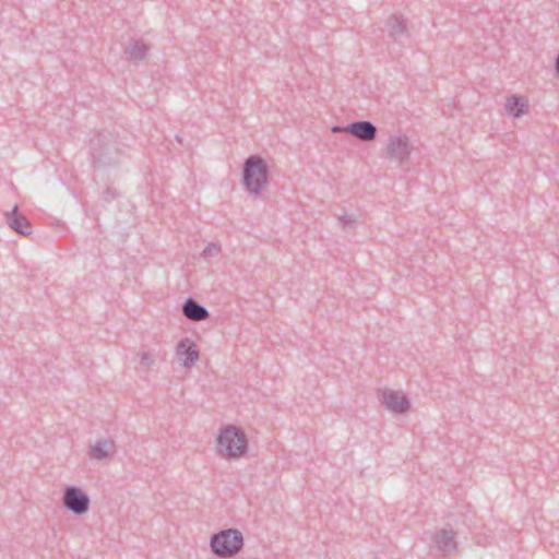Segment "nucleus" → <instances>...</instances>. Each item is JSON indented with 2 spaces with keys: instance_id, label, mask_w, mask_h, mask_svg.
I'll return each instance as SVG.
<instances>
[{
  "instance_id": "nucleus-3",
  "label": "nucleus",
  "mask_w": 559,
  "mask_h": 559,
  "mask_svg": "<svg viewBox=\"0 0 559 559\" xmlns=\"http://www.w3.org/2000/svg\"><path fill=\"white\" fill-rule=\"evenodd\" d=\"M212 552L218 558H230L243 547L242 533L237 528L222 530L211 537Z\"/></svg>"
},
{
  "instance_id": "nucleus-8",
  "label": "nucleus",
  "mask_w": 559,
  "mask_h": 559,
  "mask_svg": "<svg viewBox=\"0 0 559 559\" xmlns=\"http://www.w3.org/2000/svg\"><path fill=\"white\" fill-rule=\"evenodd\" d=\"M176 356L181 366L185 368H191L199 360L200 352L194 341L189 337H185L176 347Z\"/></svg>"
},
{
  "instance_id": "nucleus-13",
  "label": "nucleus",
  "mask_w": 559,
  "mask_h": 559,
  "mask_svg": "<svg viewBox=\"0 0 559 559\" xmlns=\"http://www.w3.org/2000/svg\"><path fill=\"white\" fill-rule=\"evenodd\" d=\"M182 313L188 320L195 322L204 321L210 317L209 310L191 297L182 304Z\"/></svg>"
},
{
  "instance_id": "nucleus-2",
  "label": "nucleus",
  "mask_w": 559,
  "mask_h": 559,
  "mask_svg": "<svg viewBox=\"0 0 559 559\" xmlns=\"http://www.w3.org/2000/svg\"><path fill=\"white\" fill-rule=\"evenodd\" d=\"M242 186L251 195L261 194L269 182L266 162L259 155L249 156L242 165Z\"/></svg>"
},
{
  "instance_id": "nucleus-21",
  "label": "nucleus",
  "mask_w": 559,
  "mask_h": 559,
  "mask_svg": "<svg viewBox=\"0 0 559 559\" xmlns=\"http://www.w3.org/2000/svg\"><path fill=\"white\" fill-rule=\"evenodd\" d=\"M331 130L333 133L346 132V126H334Z\"/></svg>"
},
{
  "instance_id": "nucleus-11",
  "label": "nucleus",
  "mask_w": 559,
  "mask_h": 559,
  "mask_svg": "<svg viewBox=\"0 0 559 559\" xmlns=\"http://www.w3.org/2000/svg\"><path fill=\"white\" fill-rule=\"evenodd\" d=\"M5 222L11 229L22 236H28L32 234V225L24 215L19 213L17 205H14L11 212L5 213Z\"/></svg>"
},
{
  "instance_id": "nucleus-14",
  "label": "nucleus",
  "mask_w": 559,
  "mask_h": 559,
  "mask_svg": "<svg viewBox=\"0 0 559 559\" xmlns=\"http://www.w3.org/2000/svg\"><path fill=\"white\" fill-rule=\"evenodd\" d=\"M388 34L393 40H397L407 32L406 21L396 14H392L385 22Z\"/></svg>"
},
{
  "instance_id": "nucleus-23",
  "label": "nucleus",
  "mask_w": 559,
  "mask_h": 559,
  "mask_svg": "<svg viewBox=\"0 0 559 559\" xmlns=\"http://www.w3.org/2000/svg\"><path fill=\"white\" fill-rule=\"evenodd\" d=\"M176 140L181 143V138L179 135H176Z\"/></svg>"
},
{
  "instance_id": "nucleus-19",
  "label": "nucleus",
  "mask_w": 559,
  "mask_h": 559,
  "mask_svg": "<svg viewBox=\"0 0 559 559\" xmlns=\"http://www.w3.org/2000/svg\"><path fill=\"white\" fill-rule=\"evenodd\" d=\"M118 195V192L115 188L112 187H108L104 192H103V199L105 202H110L112 200H115Z\"/></svg>"
},
{
  "instance_id": "nucleus-10",
  "label": "nucleus",
  "mask_w": 559,
  "mask_h": 559,
  "mask_svg": "<svg viewBox=\"0 0 559 559\" xmlns=\"http://www.w3.org/2000/svg\"><path fill=\"white\" fill-rule=\"evenodd\" d=\"M115 451V441L109 438H102L90 447L87 455L91 460L106 461L112 459Z\"/></svg>"
},
{
  "instance_id": "nucleus-9",
  "label": "nucleus",
  "mask_w": 559,
  "mask_h": 559,
  "mask_svg": "<svg viewBox=\"0 0 559 559\" xmlns=\"http://www.w3.org/2000/svg\"><path fill=\"white\" fill-rule=\"evenodd\" d=\"M346 132L360 141L370 142L377 138L378 129L372 122L361 120L348 123L346 126Z\"/></svg>"
},
{
  "instance_id": "nucleus-20",
  "label": "nucleus",
  "mask_w": 559,
  "mask_h": 559,
  "mask_svg": "<svg viewBox=\"0 0 559 559\" xmlns=\"http://www.w3.org/2000/svg\"><path fill=\"white\" fill-rule=\"evenodd\" d=\"M356 222L355 215H343L340 217V223L345 226Z\"/></svg>"
},
{
  "instance_id": "nucleus-4",
  "label": "nucleus",
  "mask_w": 559,
  "mask_h": 559,
  "mask_svg": "<svg viewBox=\"0 0 559 559\" xmlns=\"http://www.w3.org/2000/svg\"><path fill=\"white\" fill-rule=\"evenodd\" d=\"M248 440L245 432L235 426L221 429L217 437V452L223 456L238 457L247 452Z\"/></svg>"
},
{
  "instance_id": "nucleus-7",
  "label": "nucleus",
  "mask_w": 559,
  "mask_h": 559,
  "mask_svg": "<svg viewBox=\"0 0 559 559\" xmlns=\"http://www.w3.org/2000/svg\"><path fill=\"white\" fill-rule=\"evenodd\" d=\"M379 399L381 403L393 413L404 414L411 407L408 399L400 391L383 390L379 394Z\"/></svg>"
},
{
  "instance_id": "nucleus-15",
  "label": "nucleus",
  "mask_w": 559,
  "mask_h": 559,
  "mask_svg": "<svg viewBox=\"0 0 559 559\" xmlns=\"http://www.w3.org/2000/svg\"><path fill=\"white\" fill-rule=\"evenodd\" d=\"M528 109V100L523 96L512 95L507 99L506 110L513 117L520 118Z\"/></svg>"
},
{
  "instance_id": "nucleus-6",
  "label": "nucleus",
  "mask_w": 559,
  "mask_h": 559,
  "mask_svg": "<svg viewBox=\"0 0 559 559\" xmlns=\"http://www.w3.org/2000/svg\"><path fill=\"white\" fill-rule=\"evenodd\" d=\"M413 146L407 135H391L386 144V154L391 159L403 164L409 158Z\"/></svg>"
},
{
  "instance_id": "nucleus-5",
  "label": "nucleus",
  "mask_w": 559,
  "mask_h": 559,
  "mask_svg": "<svg viewBox=\"0 0 559 559\" xmlns=\"http://www.w3.org/2000/svg\"><path fill=\"white\" fill-rule=\"evenodd\" d=\"M63 507L75 515H83L90 510L91 499L80 487L70 485L63 489Z\"/></svg>"
},
{
  "instance_id": "nucleus-22",
  "label": "nucleus",
  "mask_w": 559,
  "mask_h": 559,
  "mask_svg": "<svg viewBox=\"0 0 559 559\" xmlns=\"http://www.w3.org/2000/svg\"><path fill=\"white\" fill-rule=\"evenodd\" d=\"M555 70H556L557 74L559 75V53L557 55L556 60H555Z\"/></svg>"
},
{
  "instance_id": "nucleus-12",
  "label": "nucleus",
  "mask_w": 559,
  "mask_h": 559,
  "mask_svg": "<svg viewBox=\"0 0 559 559\" xmlns=\"http://www.w3.org/2000/svg\"><path fill=\"white\" fill-rule=\"evenodd\" d=\"M433 542L438 550L443 555L454 554L457 549L455 532L452 530H440L436 532Z\"/></svg>"
},
{
  "instance_id": "nucleus-18",
  "label": "nucleus",
  "mask_w": 559,
  "mask_h": 559,
  "mask_svg": "<svg viewBox=\"0 0 559 559\" xmlns=\"http://www.w3.org/2000/svg\"><path fill=\"white\" fill-rule=\"evenodd\" d=\"M155 359L151 353L143 352L140 354V364L145 368H150L154 365Z\"/></svg>"
},
{
  "instance_id": "nucleus-16",
  "label": "nucleus",
  "mask_w": 559,
  "mask_h": 559,
  "mask_svg": "<svg viewBox=\"0 0 559 559\" xmlns=\"http://www.w3.org/2000/svg\"><path fill=\"white\" fill-rule=\"evenodd\" d=\"M148 47L143 43H135L131 47L126 49V53L130 57V59L140 61L143 60L146 56Z\"/></svg>"
},
{
  "instance_id": "nucleus-1",
  "label": "nucleus",
  "mask_w": 559,
  "mask_h": 559,
  "mask_svg": "<svg viewBox=\"0 0 559 559\" xmlns=\"http://www.w3.org/2000/svg\"><path fill=\"white\" fill-rule=\"evenodd\" d=\"M90 154L94 167L108 168L120 164L123 152L117 135L104 129L90 140Z\"/></svg>"
},
{
  "instance_id": "nucleus-17",
  "label": "nucleus",
  "mask_w": 559,
  "mask_h": 559,
  "mask_svg": "<svg viewBox=\"0 0 559 559\" xmlns=\"http://www.w3.org/2000/svg\"><path fill=\"white\" fill-rule=\"evenodd\" d=\"M221 252V247L217 243L210 242L204 250L202 251L201 255L204 259H209L212 257L217 255Z\"/></svg>"
}]
</instances>
